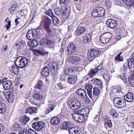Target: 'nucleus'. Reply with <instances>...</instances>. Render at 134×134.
Masks as SVG:
<instances>
[{"mask_svg": "<svg viewBox=\"0 0 134 134\" xmlns=\"http://www.w3.org/2000/svg\"><path fill=\"white\" fill-rule=\"evenodd\" d=\"M88 114L86 113H73L72 114L73 119L79 123H82L85 121V116L87 117Z\"/></svg>", "mask_w": 134, "mask_h": 134, "instance_id": "obj_1", "label": "nucleus"}, {"mask_svg": "<svg viewBox=\"0 0 134 134\" xmlns=\"http://www.w3.org/2000/svg\"><path fill=\"white\" fill-rule=\"evenodd\" d=\"M115 105L117 108H121L125 107L126 105V101L123 97H116L114 99Z\"/></svg>", "mask_w": 134, "mask_h": 134, "instance_id": "obj_2", "label": "nucleus"}, {"mask_svg": "<svg viewBox=\"0 0 134 134\" xmlns=\"http://www.w3.org/2000/svg\"><path fill=\"white\" fill-rule=\"evenodd\" d=\"M27 38L31 41L27 43V44L30 46V49L32 52H34V40L32 38H34V32L33 30H29L27 33L26 35Z\"/></svg>", "mask_w": 134, "mask_h": 134, "instance_id": "obj_3", "label": "nucleus"}, {"mask_svg": "<svg viewBox=\"0 0 134 134\" xmlns=\"http://www.w3.org/2000/svg\"><path fill=\"white\" fill-rule=\"evenodd\" d=\"M15 62L17 64L20 68H23L27 65L28 60L26 58L22 57H19L14 60Z\"/></svg>", "mask_w": 134, "mask_h": 134, "instance_id": "obj_4", "label": "nucleus"}, {"mask_svg": "<svg viewBox=\"0 0 134 134\" xmlns=\"http://www.w3.org/2000/svg\"><path fill=\"white\" fill-rule=\"evenodd\" d=\"M39 42L40 44L43 47L49 48H52L53 47V42L47 39L43 38L40 40Z\"/></svg>", "mask_w": 134, "mask_h": 134, "instance_id": "obj_5", "label": "nucleus"}, {"mask_svg": "<svg viewBox=\"0 0 134 134\" xmlns=\"http://www.w3.org/2000/svg\"><path fill=\"white\" fill-rule=\"evenodd\" d=\"M100 51L98 49H93L88 51L87 53V59L89 61L93 60L100 53Z\"/></svg>", "mask_w": 134, "mask_h": 134, "instance_id": "obj_6", "label": "nucleus"}, {"mask_svg": "<svg viewBox=\"0 0 134 134\" xmlns=\"http://www.w3.org/2000/svg\"><path fill=\"white\" fill-rule=\"evenodd\" d=\"M80 106V103L78 101L71 100L69 101L68 104V108L73 110L79 109Z\"/></svg>", "mask_w": 134, "mask_h": 134, "instance_id": "obj_7", "label": "nucleus"}, {"mask_svg": "<svg viewBox=\"0 0 134 134\" xmlns=\"http://www.w3.org/2000/svg\"><path fill=\"white\" fill-rule=\"evenodd\" d=\"M68 55H76L77 53L76 46L74 43L69 44L67 47Z\"/></svg>", "mask_w": 134, "mask_h": 134, "instance_id": "obj_8", "label": "nucleus"}, {"mask_svg": "<svg viewBox=\"0 0 134 134\" xmlns=\"http://www.w3.org/2000/svg\"><path fill=\"white\" fill-rule=\"evenodd\" d=\"M34 37L36 39H34V47H36L38 45V41L37 39L39 40L41 37V33L39 30L34 29Z\"/></svg>", "mask_w": 134, "mask_h": 134, "instance_id": "obj_9", "label": "nucleus"}, {"mask_svg": "<svg viewBox=\"0 0 134 134\" xmlns=\"http://www.w3.org/2000/svg\"><path fill=\"white\" fill-rule=\"evenodd\" d=\"M106 24L109 27L113 29H116L118 26L117 21L112 19H109L106 21Z\"/></svg>", "mask_w": 134, "mask_h": 134, "instance_id": "obj_10", "label": "nucleus"}, {"mask_svg": "<svg viewBox=\"0 0 134 134\" xmlns=\"http://www.w3.org/2000/svg\"><path fill=\"white\" fill-rule=\"evenodd\" d=\"M87 29L86 26H79L76 28L75 34L77 36H79L86 32Z\"/></svg>", "mask_w": 134, "mask_h": 134, "instance_id": "obj_11", "label": "nucleus"}, {"mask_svg": "<svg viewBox=\"0 0 134 134\" xmlns=\"http://www.w3.org/2000/svg\"><path fill=\"white\" fill-rule=\"evenodd\" d=\"M13 64L10 67V69L12 72H13L14 74L17 75H18L19 72V66H17V64L15 62V61L14 60V62H13Z\"/></svg>", "mask_w": 134, "mask_h": 134, "instance_id": "obj_12", "label": "nucleus"}, {"mask_svg": "<svg viewBox=\"0 0 134 134\" xmlns=\"http://www.w3.org/2000/svg\"><path fill=\"white\" fill-rule=\"evenodd\" d=\"M70 60L72 63L75 64H80L81 61V57L78 56H72Z\"/></svg>", "mask_w": 134, "mask_h": 134, "instance_id": "obj_13", "label": "nucleus"}, {"mask_svg": "<svg viewBox=\"0 0 134 134\" xmlns=\"http://www.w3.org/2000/svg\"><path fill=\"white\" fill-rule=\"evenodd\" d=\"M46 124L44 122L38 121L36 123L34 122V126H35V127L36 129L37 128L38 131H41L43 129V128L45 126ZM35 127V126H34ZM35 127H34V129Z\"/></svg>", "mask_w": 134, "mask_h": 134, "instance_id": "obj_14", "label": "nucleus"}, {"mask_svg": "<svg viewBox=\"0 0 134 134\" xmlns=\"http://www.w3.org/2000/svg\"><path fill=\"white\" fill-rule=\"evenodd\" d=\"M72 123L71 122L65 121L61 125V127L62 129L68 130L71 128L72 127Z\"/></svg>", "mask_w": 134, "mask_h": 134, "instance_id": "obj_15", "label": "nucleus"}, {"mask_svg": "<svg viewBox=\"0 0 134 134\" xmlns=\"http://www.w3.org/2000/svg\"><path fill=\"white\" fill-rule=\"evenodd\" d=\"M5 95V98L9 103H11L14 101V98L12 93L7 92Z\"/></svg>", "mask_w": 134, "mask_h": 134, "instance_id": "obj_16", "label": "nucleus"}, {"mask_svg": "<svg viewBox=\"0 0 134 134\" xmlns=\"http://www.w3.org/2000/svg\"><path fill=\"white\" fill-rule=\"evenodd\" d=\"M110 38L111 37H109L107 34H104L102 35L100 37V41L103 43H106L109 41Z\"/></svg>", "mask_w": 134, "mask_h": 134, "instance_id": "obj_17", "label": "nucleus"}, {"mask_svg": "<svg viewBox=\"0 0 134 134\" xmlns=\"http://www.w3.org/2000/svg\"><path fill=\"white\" fill-rule=\"evenodd\" d=\"M49 53L48 52H44L42 48L41 47L38 49H34V54L37 55L38 54L44 55L45 54H48Z\"/></svg>", "mask_w": 134, "mask_h": 134, "instance_id": "obj_18", "label": "nucleus"}, {"mask_svg": "<svg viewBox=\"0 0 134 134\" xmlns=\"http://www.w3.org/2000/svg\"><path fill=\"white\" fill-rule=\"evenodd\" d=\"M93 86L92 85L90 84H87L85 86V88L87 90L89 97L91 98H92V89Z\"/></svg>", "mask_w": 134, "mask_h": 134, "instance_id": "obj_19", "label": "nucleus"}, {"mask_svg": "<svg viewBox=\"0 0 134 134\" xmlns=\"http://www.w3.org/2000/svg\"><path fill=\"white\" fill-rule=\"evenodd\" d=\"M124 98L125 101L130 102L133 100V94L131 92L129 93L126 95L124 96Z\"/></svg>", "mask_w": 134, "mask_h": 134, "instance_id": "obj_20", "label": "nucleus"}, {"mask_svg": "<svg viewBox=\"0 0 134 134\" xmlns=\"http://www.w3.org/2000/svg\"><path fill=\"white\" fill-rule=\"evenodd\" d=\"M93 92L92 98L91 99L93 100V97L97 98L98 96L100 94V92L99 89L97 87H94L93 88Z\"/></svg>", "mask_w": 134, "mask_h": 134, "instance_id": "obj_21", "label": "nucleus"}, {"mask_svg": "<svg viewBox=\"0 0 134 134\" xmlns=\"http://www.w3.org/2000/svg\"><path fill=\"white\" fill-rule=\"evenodd\" d=\"M60 121L59 118L56 116H54L50 120L51 124L53 125H58Z\"/></svg>", "mask_w": 134, "mask_h": 134, "instance_id": "obj_22", "label": "nucleus"}, {"mask_svg": "<svg viewBox=\"0 0 134 134\" xmlns=\"http://www.w3.org/2000/svg\"><path fill=\"white\" fill-rule=\"evenodd\" d=\"M41 73L42 75L45 77H47L49 76V71L47 66H45L43 68Z\"/></svg>", "mask_w": 134, "mask_h": 134, "instance_id": "obj_23", "label": "nucleus"}, {"mask_svg": "<svg viewBox=\"0 0 134 134\" xmlns=\"http://www.w3.org/2000/svg\"><path fill=\"white\" fill-rule=\"evenodd\" d=\"M12 82L11 81L7 80L2 83L3 86L5 90H8L11 86Z\"/></svg>", "mask_w": 134, "mask_h": 134, "instance_id": "obj_24", "label": "nucleus"}, {"mask_svg": "<svg viewBox=\"0 0 134 134\" xmlns=\"http://www.w3.org/2000/svg\"><path fill=\"white\" fill-rule=\"evenodd\" d=\"M76 76L73 75L70 76L67 78V81L70 83L74 84L77 81Z\"/></svg>", "mask_w": 134, "mask_h": 134, "instance_id": "obj_25", "label": "nucleus"}, {"mask_svg": "<svg viewBox=\"0 0 134 134\" xmlns=\"http://www.w3.org/2000/svg\"><path fill=\"white\" fill-rule=\"evenodd\" d=\"M99 17L103 16L105 14V10L103 8L100 7H97Z\"/></svg>", "mask_w": 134, "mask_h": 134, "instance_id": "obj_26", "label": "nucleus"}, {"mask_svg": "<svg viewBox=\"0 0 134 134\" xmlns=\"http://www.w3.org/2000/svg\"><path fill=\"white\" fill-rule=\"evenodd\" d=\"M83 40L85 42H89L91 40V35L89 34H86L83 37Z\"/></svg>", "mask_w": 134, "mask_h": 134, "instance_id": "obj_27", "label": "nucleus"}, {"mask_svg": "<svg viewBox=\"0 0 134 134\" xmlns=\"http://www.w3.org/2000/svg\"><path fill=\"white\" fill-rule=\"evenodd\" d=\"M29 120V118L26 115H24L21 119L20 122L23 125H25L26 123Z\"/></svg>", "mask_w": 134, "mask_h": 134, "instance_id": "obj_28", "label": "nucleus"}, {"mask_svg": "<svg viewBox=\"0 0 134 134\" xmlns=\"http://www.w3.org/2000/svg\"><path fill=\"white\" fill-rule=\"evenodd\" d=\"M76 93H77L79 95L83 97V96L84 94L86 95V94L84 90L83 89L80 88L79 89L76 91Z\"/></svg>", "mask_w": 134, "mask_h": 134, "instance_id": "obj_29", "label": "nucleus"}, {"mask_svg": "<svg viewBox=\"0 0 134 134\" xmlns=\"http://www.w3.org/2000/svg\"><path fill=\"white\" fill-rule=\"evenodd\" d=\"M91 81L95 84H97L98 86H102V82L101 80L99 79L94 78L91 80Z\"/></svg>", "mask_w": 134, "mask_h": 134, "instance_id": "obj_30", "label": "nucleus"}, {"mask_svg": "<svg viewBox=\"0 0 134 134\" xmlns=\"http://www.w3.org/2000/svg\"><path fill=\"white\" fill-rule=\"evenodd\" d=\"M114 91L116 93H120L121 92L122 93L124 92V89L122 88L121 86L119 85L116 87V88L114 89Z\"/></svg>", "mask_w": 134, "mask_h": 134, "instance_id": "obj_31", "label": "nucleus"}, {"mask_svg": "<svg viewBox=\"0 0 134 134\" xmlns=\"http://www.w3.org/2000/svg\"><path fill=\"white\" fill-rule=\"evenodd\" d=\"M18 7L19 5L18 4H14L9 8V10L11 13L13 14L14 12L17 10Z\"/></svg>", "mask_w": 134, "mask_h": 134, "instance_id": "obj_32", "label": "nucleus"}, {"mask_svg": "<svg viewBox=\"0 0 134 134\" xmlns=\"http://www.w3.org/2000/svg\"><path fill=\"white\" fill-rule=\"evenodd\" d=\"M98 72H99L96 68L94 69H91L90 72L89 73V75L91 77L94 76Z\"/></svg>", "mask_w": 134, "mask_h": 134, "instance_id": "obj_33", "label": "nucleus"}, {"mask_svg": "<svg viewBox=\"0 0 134 134\" xmlns=\"http://www.w3.org/2000/svg\"><path fill=\"white\" fill-rule=\"evenodd\" d=\"M43 85L42 81L41 80H39L38 81L37 83L35 86V88L40 89L41 88Z\"/></svg>", "mask_w": 134, "mask_h": 134, "instance_id": "obj_34", "label": "nucleus"}, {"mask_svg": "<svg viewBox=\"0 0 134 134\" xmlns=\"http://www.w3.org/2000/svg\"><path fill=\"white\" fill-rule=\"evenodd\" d=\"M107 126L110 128L112 127V122L110 120H108L105 122L104 127L106 129H108Z\"/></svg>", "mask_w": 134, "mask_h": 134, "instance_id": "obj_35", "label": "nucleus"}, {"mask_svg": "<svg viewBox=\"0 0 134 134\" xmlns=\"http://www.w3.org/2000/svg\"><path fill=\"white\" fill-rule=\"evenodd\" d=\"M6 110V106L4 104L0 103V113H4Z\"/></svg>", "mask_w": 134, "mask_h": 134, "instance_id": "obj_36", "label": "nucleus"}, {"mask_svg": "<svg viewBox=\"0 0 134 134\" xmlns=\"http://www.w3.org/2000/svg\"><path fill=\"white\" fill-rule=\"evenodd\" d=\"M79 133V130H75V129L72 127L70 129L69 131V134H78Z\"/></svg>", "mask_w": 134, "mask_h": 134, "instance_id": "obj_37", "label": "nucleus"}, {"mask_svg": "<svg viewBox=\"0 0 134 134\" xmlns=\"http://www.w3.org/2000/svg\"><path fill=\"white\" fill-rule=\"evenodd\" d=\"M128 65L130 68L134 67V59L132 58L130 59V61L128 62Z\"/></svg>", "mask_w": 134, "mask_h": 134, "instance_id": "obj_38", "label": "nucleus"}, {"mask_svg": "<svg viewBox=\"0 0 134 134\" xmlns=\"http://www.w3.org/2000/svg\"><path fill=\"white\" fill-rule=\"evenodd\" d=\"M44 22L45 23L44 26H50L51 23V20L48 17H47L45 18Z\"/></svg>", "mask_w": 134, "mask_h": 134, "instance_id": "obj_39", "label": "nucleus"}, {"mask_svg": "<svg viewBox=\"0 0 134 134\" xmlns=\"http://www.w3.org/2000/svg\"><path fill=\"white\" fill-rule=\"evenodd\" d=\"M119 77L125 83H126L127 82V77L125 74L120 75Z\"/></svg>", "mask_w": 134, "mask_h": 134, "instance_id": "obj_40", "label": "nucleus"}, {"mask_svg": "<svg viewBox=\"0 0 134 134\" xmlns=\"http://www.w3.org/2000/svg\"><path fill=\"white\" fill-rule=\"evenodd\" d=\"M98 11L97 9V7L95 8L92 12V16L96 18L99 17L98 15Z\"/></svg>", "mask_w": 134, "mask_h": 134, "instance_id": "obj_41", "label": "nucleus"}, {"mask_svg": "<svg viewBox=\"0 0 134 134\" xmlns=\"http://www.w3.org/2000/svg\"><path fill=\"white\" fill-rule=\"evenodd\" d=\"M61 10L62 11V13L64 15L67 12H69L70 8L69 7H62L61 8Z\"/></svg>", "mask_w": 134, "mask_h": 134, "instance_id": "obj_42", "label": "nucleus"}, {"mask_svg": "<svg viewBox=\"0 0 134 134\" xmlns=\"http://www.w3.org/2000/svg\"><path fill=\"white\" fill-rule=\"evenodd\" d=\"M51 18L54 24H56L59 22V19L54 15L52 16Z\"/></svg>", "mask_w": 134, "mask_h": 134, "instance_id": "obj_43", "label": "nucleus"}, {"mask_svg": "<svg viewBox=\"0 0 134 134\" xmlns=\"http://www.w3.org/2000/svg\"><path fill=\"white\" fill-rule=\"evenodd\" d=\"M102 65H100L97 67L96 68L99 72L102 74L105 70V69L103 68H102Z\"/></svg>", "mask_w": 134, "mask_h": 134, "instance_id": "obj_44", "label": "nucleus"}, {"mask_svg": "<svg viewBox=\"0 0 134 134\" xmlns=\"http://www.w3.org/2000/svg\"><path fill=\"white\" fill-rule=\"evenodd\" d=\"M53 34L52 31L51 30L49 31L46 32L45 35V36L47 38H48L50 37L53 36Z\"/></svg>", "mask_w": 134, "mask_h": 134, "instance_id": "obj_45", "label": "nucleus"}, {"mask_svg": "<svg viewBox=\"0 0 134 134\" xmlns=\"http://www.w3.org/2000/svg\"><path fill=\"white\" fill-rule=\"evenodd\" d=\"M8 19L7 18L5 20V21L6 22H7V24L5 25L4 26L6 28V29L7 30L10 29V27L11 26L10 21H7V20Z\"/></svg>", "mask_w": 134, "mask_h": 134, "instance_id": "obj_46", "label": "nucleus"}, {"mask_svg": "<svg viewBox=\"0 0 134 134\" xmlns=\"http://www.w3.org/2000/svg\"><path fill=\"white\" fill-rule=\"evenodd\" d=\"M26 113H29L30 114H31L34 113L33 108L32 107H29L27 108L26 111Z\"/></svg>", "mask_w": 134, "mask_h": 134, "instance_id": "obj_47", "label": "nucleus"}, {"mask_svg": "<svg viewBox=\"0 0 134 134\" xmlns=\"http://www.w3.org/2000/svg\"><path fill=\"white\" fill-rule=\"evenodd\" d=\"M46 13L47 15L51 17L54 15V14L51 9H49L47 11Z\"/></svg>", "mask_w": 134, "mask_h": 134, "instance_id": "obj_48", "label": "nucleus"}, {"mask_svg": "<svg viewBox=\"0 0 134 134\" xmlns=\"http://www.w3.org/2000/svg\"><path fill=\"white\" fill-rule=\"evenodd\" d=\"M42 96H41L40 95L39 93H34V98L37 100H40L42 99Z\"/></svg>", "mask_w": 134, "mask_h": 134, "instance_id": "obj_49", "label": "nucleus"}, {"mask_svg": "<svg viewBox=\"0 0 134 134\" xmlns=\"http://www.w3.org/2000/svg\"><path fill=\"white\" fill-rule=\"evenodd\" d=\"M106 6L109 8L111 7V3L110 1L109 0H106L105 2Z\"/></svg>", "mask_w": 134, "mask_h": 134, "instance_id": "obj_50", "label": "nucleus"}, {"mask_svg": "<svg viewBox=\"0 0 134 134\" xmlns=\"http://www.w3.org/2000/svg\"><path fill=\"white\" fill-rule=\"evenodd\" d=\"M56 66V63L53 62H51L49 64V68H50L52 69H54Z\"/></svg>", "mask_w": 134, "mask_h": 134, "instance_id": "obj_51", "label": "nucleus"}, {"mask_svg": "<svg viewBox=\"0 0 134 134\" xmlns=\"http://www.w3.org/2000/svg\"><path fill=\"white\" fill-rule=\"evenodd\" d=\"M110 113L111 115L114 117H116L118 116V114L113 109H111L110 110Z\"/></svg>", "mask_w": 134, "mask_h": 134, "instance_id": "obj_52", "label": "nucleus"}, {"mask_svg": "<svg viewBox=\"0 0 134 134\" xmlns=\"http://www.w3.org/2000/svg\"><path fill=\"white\" fill-rule=\"evenodd\" d=\"M103 78L107 81H109L110 79V75L107 73H104L103 75Z\"/></svg>", "mask_w": 134, "mask_h": 134, "instance_id": "obj_53", "label": "nucleus"}, {"mask_svg": "<svg viewBox=\"0 0 134 134\" xmlns=\"http://www.w3.org/2000/svg\"><path fill=\"white\" fill-rule=\"evenodd\" d=\"M57 85L59 89H63L65 87V85L64 84L62 83V82L58 83L57 84Z\"/></svg>", "mask_w": 134, "mask_h": 134, "instance_id": "obj_54", "label": "nucleus"}, {"mask_svg": "<svg viewBox=\"0 0 134 134\" xmlns=\"http://www.w3.org/2000/svg\"><path fill=\"white\" fill-rule=\"evenodd\" d=\"M74 27L73 26V24H72L68 26V30L69 31L71 32L74 29Z\"/></svg>", "mask_w": 134, "mask_h": 134, "instance_id": "obj_55", "label": "nucleus"}, {"mask_svg": "<svg viewBox=\"0 0 134 134\" xmlns=\"http://www.w3.org/2000/svg\"><path fill=\"white\" fill-rule=\"evenodd\" d=\"M69 1V0H60L59 3L60 4L62 5L63 4H66Z\"/></svg>", "mask_w": 134, "mask_h": 134, "instance_id": "obj_56", "label": "nucleus"}, {"mask_svg": "<svg viewBox=\"0 0 134 134\" xmlns=\"http://www.w3.org/2000/svg\"><path fill=\"white\" fill-rule=\"evenodd\" d=\"M27 130L26 129H22L19 132V133L21 134H27Z\"/></svg>", "mask_w": 134, "mask_h": 134, "instance_id": "obj_57", "label": "nucleus"}, {"mask_svg": "<svg viewBox=\"0 0 134 134\" xmlns=\"http://www.w3.org/2000/svg\"><path fill=\"white\" fill-rule=\"evenodd\" d=\"M121 58V57L120 56V54H118L115 58V59L117 61H121L122 60Z\"/></svg>", "mask_w": 134, "mask_h": 134, "instance_id": "obj_58", "label": "nucleus"}, {"mask_svg": "<svg viewBox=\"0 0 134 134\" xmlns=\"http://www.w3.org/2000/svg\"><path fill=\"white\" fill-rule=\"evenodd\" d=\"M54 109V108L53 107H51L50 108H49L47 109L45 112V113L46 114H48L50 111H53Z\"/></svg>", "mask_w": 134, "mask_h": 134, "instance_id": "obj_59", "label": "nucleus"}, {"mask_svg": "<svg viewBox=\"0 0 134 134\" xmlns=\"http://www.w3.org/2000/svg\"><path fill=\"white\" fill-rule=\"evenodd\" d=\"M99 117L98 115H96L94 118V121H97L99 120Z\"/></svg>", "mask_w": 134, "mask_h": 134, "instance_id": "obj_60", "label": "nucleus"}, {"mask_svg": "<svg viewBox=\"0 0 134 134\" xmlns=\"http://www.w3.org/2000/svg\"><path fill=\"white\" fill-rule=\"evenodd\" d=\"M129 6L130 7L134 6V0H130Z\"/></svg>", "mask_w": 134, "mask_h": 134, "instance_id": "obj_61", "label": "nucleus"}, {"mask_svg": "<svg viewBox=\"0 0 134 134\" xmlns=\"http://www.w3.org/2000/svg\"><path fill=\"white\" fill-rule=\"evenodd\" d=\"M50 26H44V29L46 31V32L51 30L50 28Z\"/></svg>", "mask_w": 134, "mask_h": 134, "instance_id": "obj_62", "label": "nucleus"}, {"mask_svg": "<svg viewBox=\"0 0 134 134\" xmlns=\"http://www.w3.org/2000/svg\"><path fill=\"white\" fill-rule=\"evenodd\" d=\"M64 71L66 75H68L70 73V71L69 69H64Z\"/></svg>", "mask_w": 134, "mask_h": 134, "instance_id": "obj_63", "label": "nucleus"}, {"mask_svg": "<svg viewBox=\"0 0 134 134\" xmlns=\"http://www.w3.org/2000/svg\"><path fill=\"white\" fill-rule=\"evenodd\" d=\"M34 130L31 129L29 128L28 130L27 134H33Z\"/></svg>", "mask_w": 134, "mask_h": 134, "instance_id": "obj_64", "label": "nucleus"}]
</instances>
